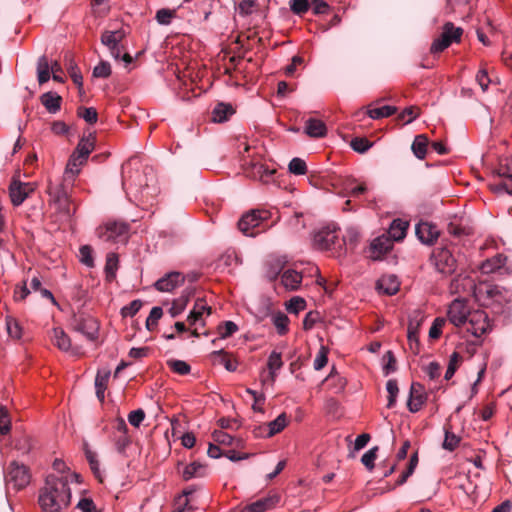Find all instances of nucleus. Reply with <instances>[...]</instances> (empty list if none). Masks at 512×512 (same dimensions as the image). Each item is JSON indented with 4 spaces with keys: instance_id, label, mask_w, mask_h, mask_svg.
Segmentation results:
<instances>
[{
    "instance_id": "obj_1",
    "label": "nucleus",
    "mask_w": 512,
    "mask_h": 512,
    "mask_svg": "<svg viewBox=\"0 0 512 512\" xmlns=\"http://www.w3.org/2000/svg\"><path fill=\"white\" fill-rule=\"evenodd\" d=\"M38 501L42 512H63L71 501L68 476L48 475Z\"/></svg>"
},
{
    "instance_id": "obj_2",
    "label": "nucleus",
    "mask_w": 512,
    "mask_h": 512,
    "mask_svg": "<svg viewBox=\"0 0 512 512\" xmlns=\"http://www.w3.org/2000/svg\"><path fill=\"white\" fill-rule=\"evenodd\" d=\"M474 294L483 306L491 308L495 314L504 313L512 301V293L498 285H481Z\"/></svg>"
},
{
    "instance_id": "obj_3",
    "label": "nucleus",
    "mask_w": 512,
    "mask_h": 512,
    "mask_svg": "<svg viewBox=\"0 0 512 512\" xmlns=\"http://www.w3.org/2000/svg\"><path fill=\"white\" fill-rule=\"evenodd\" d=\"M125 38V31L122 29L104 31L101 35V42L106 46L115 60H122L126 65L132 62V57L124 52L122 41Z\"/></svg>"
},
{
    "instance_id": "obj_4",
    "label": "nucleus",
    "mask_w": 512,
    "mask_h": 512,
    "mask_svg": "<svg viewBox=\"0 0 512 512\" xmlns=\"http://www.w3.org/2000/svg\"><path fill=\"white\" fill-rule=\"evenodd\" d=\"M430 263L435 270L443 276L453 274L457 268V261L451 251L445 247L435 248L430 256Z\"/></svg>"
},
{
    "instance_id": "obj_5",
    "label": "nucleus",
    "mask_w": 512,
    "mask_h": 512,
    "mask_svg": "<svg viewBox=\"0 0 512 512\" xmlns=\"http://www.w3.org/2000/svg\"><path fill=\"white\" fill-rule=\"evenodd\" d=\"M129 226L122 222H107L97 229L98 237L109 243H125L128 238Z\"/></svg>"
},
{
    "instance_id": "obj_6",
    "label": "nucleus",
    "mask_w": 512,
    "mask_h": 512,
    "mask_svg": "<svg viewBox=\"0 0 512 512\" xmlns=\"http://www.w3.org/2000/svg\"><path fill=\"white\" fill-rule=\"evenodd\" d=\"M5 479L8 489L12 486L13 489L18 491L30 483L31 476L27 466L13 461L8 467Z\"/></svg>"
},
{
    "instance_id": "obj_7",
    "label": "nucleus",
    "mask_w": 512,
    "mask_h": 512,
    "mask_svg": "<svg viewBox=\"0 0 512 512\" xmlns=\"http://www.w3.org/2000/svg\"><path fill=\"white\" fill-rule=\"evenodd\" d=\"M463 30L455 27L453 23L447 22L443 26L441 35L436 38L430 48L431 53H440L448 48L453 42H460Z\"/></svg>"
},
{
    "instance_id": "obj_8",
    "label": "nucleus",
    "mask_w": 512,
    "mask_h": 512,
    "mask_svg": "<svg viewBox=\"0 0 512 512\" xmlns=\"http://www.w3.org/2000/svg\"><path fill=\"white\" fill-rule=\"evenodd\" d=\"M270 213L266 210H252L244 214L238 221L239 230L246 236H254L257 232L253 230L260 227L269 219Z\"/></svg>"
},
{
    "instance_id": "obj_9",
    "label": "nucleus",
    "mask_w": 512,
    "mask_h": 512,
    "mask_svg": "<svg viewBox=\"0 0 512 512\" xmlns=\"http://www.w3.org/2000/svg\"><path fill=\"white\" fill-rule=\"evenodd\" d=\"M465 325L466 330L475 337H480L491 329L488 315L483 310L470 312Z\"/></svg>"
},
{
    "instance_id": "obj_10",
    "label": "nucleus",
    "mask_w": 512,
    "mask_h": 512,
    "mask_svg": "<svg viewBox=\"0 0 512 512\" xmlns=\"http://www.w3.org/2000/svg\"><path fill=\"white\" fill-rule=\"evenodd\" d=\"M36 184L13 179L9 186V196L14 206H20L34 192Z\"/></svg>"
},
{
    "instance_id": "obj_11",
    "label": "nucleus",
    "mask_w": 512,
    "mask_h": 512,
    "mask_svg": "<svg viewBox=\"0 0 512 512\" xmlns=\"http://www.w3.org/2000/svg\"><path fill=\"white\" fill-rule=\"evenodd\" d=\"M471 311L467 306V302L463 299H454L448 308V319L449 321L459 327L466 324L468 316Z\"/></svg>"
},
{
    "instance_id": "obj_12",
    "label": "nucleus",
    "mask_w": 512,
    "mask_h": 512,
    "mask_svg": "<svg viewBox=\"0 0 512 512\" xmlns=\"http://www.w3.org/2000/svg\"><path fill=\"white\" fill-rule=\"evenodd\" d=\"M338 234L335 229L322 228L314 234L313 244L319 250H329L336 243Z\"/></svg>"
},
{
    "instance_id": "obj_13",
    "label": "nucleus",
    "mask_w": 512,
    "mask_h": 512,
    "mask_svg": "<svg viewBox=\"0 0 512 512\" xmlns=\"http://www.w3.org/2000/svg\"><path fill=\"white\" fill-rule=\"evenodd\" d=\"M280 501V496L277 494H270L262 497L250 504L245 505L240 512H267L276 507Z\"/></svg>"
},
{
    "instance_id": "obj_14",
    "label": "nucleus",
    "mask_w": 512,
    "mask_h": 512,
    "mask_svg": "<svg viewBox=\"0 0 512 512\" xmlns=\"http://www.w3.org/2000/svg\"><path fill=\"white\" fill-rule=\"evenodd\" d=\"M185 277L180 272H170L157 280L154 284L155 288L161 292H171L176 287L183 284Z\"/></svg>"
},
{
    "instance_id": "obj_15",
    "label": "nucleus",
    "mask_w": 512,
    "mask_h": 512,
    "mask_svg": "<svg viewBox=\"0 0 512 512\" xmlns=\"http://www.w3.org/2000/svg\"><path fill=\"white\" fill-rule=\"evenodd\" d=\"M244 172L251 179L268 182L275 173V170L269 169L261 163L251 162L245 167Z\"/></svg>"
},
{
    "instance_id": "obj_16",
    "label": "nucleus",
    "mask_w": 512,
    "mask_h": 512,
    "mask_svg": "<svg viewBox=\"0 0 512 512\" xmlns=\"http://www.w3.org/2000/svg\"><path fill=\"white\" fill-rule=\"evenodd\" d=\"M415 233L421 243L426 245L433 244L439 236L437 227L429 222H421L417 224Z\"/></svg>"
},
{
    "instance_id": "obj_17",
    "label": "nucleus",
    "mask_w": 512,
    "mask_h": 512,
    "mask_svg": "<svg viewBox=\"0 0 512 512\" xmlns=\"http://www.w3.org/2000/svg\"><path fill=\"white\" fill-rule=\"evenodd\" d=\"M210 315L211 314V307L206 303L204 299H197L193 309L190 311L187 321L189 325H204L203 315Z\"/></svg>"
},
{
    "instance_id": "obj_18",
    "label": "nucleus",
    "mask_w": 512,
    "mask_h": 512,
    "mask_svg": "<svg viewBox=\"0 0 512 512\" xmlns=\"http://www.w3.org/2000/svg\"><path fill=\"white\" fill-rule=\"evenodd\" d=\"M75 329L90 341H94L98 337L99 325L97 320L92 317L79 319Z\"/></svg>"
},
{
    "instance_id": "obj_19",
    "label": "nucleus",
    "mask_w": 512,
    "mask_h": 512,
    "mask_svg": "<svg viewBox=\"0 0 512 512\" xmlns=\"http://www.w3.org/2000/svg\"><path fill=\"white\" fill-rule=\"evenodd\" d=\"M53 342L64 352H71V354L75 356L81 354L80 348L72 347L69 336L60 328L53 329Z\"/></svg>"
},
{
    "instance_id": "obj_20",
    "label": "nucleus",
    "mask_w": 512,
    "mask_h": 512,
    "mask_svg": "<svg viewBox=\"0 0 512 512\" xmlns=\"http://www.w3.org/2000/svg\"><path fill=\"white\" fill-rule=\"evenodd\" d=\"M425 402V396L422 392V386L418 383H412L407 407L410 412H418Z\"/></svg>"
},
{
    "instance_id": "obj_21",
    "label": "nucleus",
    "mask_w": 512,
    "mask_h": 512,
    "mask_svg": "<svg viewBox=\"0 0 512 512\" xmlns=\"http://www.w3.org/2000/svg\"><path fill=\"white\" fill-rule=\"evenodd\" d=\"M302 279V274L294 269H287L281 275V283L288 291L298 290Z\"/></svg>"
},
{
    "instance_id": "obj_22",
    "label": "nucleus",
    "mask_w": 512,
    "mask_h": 512,
    "mask_svg": "<svg viewBox=\"0 0 512 512\" xmlns=\"http://www.w3.org/2000/svg\"><path fill=\"white\" fill-rule=\"evenodd\" d=\"M47 194L49 201L69 198V190L67 185L63 181H52L48 180Z\"/></svg>"
},
{
    "instance_id": "obj_23",
    "label": "nucleus",
    "mask_w": 512,
    "mask_h": 512,
    "mask_svg": "<svg viewBox=\"0 0 512 512\" xmlns=\"http://www.w3.org/2000/svg\"><path fill=\"white\" fill-rule=\"evenodd\" d=\"M49 203L55 208L56 212L59 214L60 220L66 222L71 220L75 210L72 209L71 207L70 197L59 200H51L49 201Z\"/></svg>"
},
{
    "instance_id": "obj_24",
    "label": "nucleus",
    "mask_w": 512,
    "mask_h": 512,
    "mask_svg": "<svg viewBox=\"0 0 512 512\" xmlns=\"http://www.w3.org/2000/svg\"><path fill=\"white\" fill-rule=\"evenodd\" d=\"M49 203L55 208L56 212L59 214L60 220L66 222L71 220L75 210L72 209L71 207L70 197L59 200H51L49 201Z\"/></svg>"
},
{
    "instance_id": "obj_25",
    "label": "nucleus",
    "mask_w": 512,
    "mask_h": 512,
    "mask_svg": "<svg viewBox=\"0 0 512 512\" xmlns=\"http://www.w3.org/2000/svg\"><path fill=\"white\" fill-rule=\"evenodd\" d=\"M399 282L394 275H388L381 277L377 283L376 288L380 293L386 295H394L399 290Z\"/></svg>"
},
{
    "instance_id": "obj_26",
    "label": "nucleus",
    "mask_w": 512,
    "mask_h": 512,
    "mask_svg": "<svg viewBox=\"0 0 512 512\" xmlns=\"http://www.w3.org/2000/svg\"><path fill=\"white\" fill-rule=\"evenodd\" d=\"M41 104L50 114H56L61 109L62 98L56 92H46L40 97Z\"/></svg>"
},
{
    "instance_id": "obj_27",
    "label": "nucleus",
    "mask_w": 512,
    "mask_h": 512,
    "mask_svg": "<svg viewBox=\"0 0 512 512\" xmlns=\"http://www.w3.org/2000/svg\"><path fill=\"white\" fill-rule=\"evenodd\" d=\"M304 131L309 137L321 138L326 135L327 128L323 121L316 118H309L305 122Z\"/></svg>"
},
{
    "instance_id": "obj_28",
    "label": "nucleus",
    "mask_w": 512,
    "mask_h": 512,
    "mask_svg": "<svg viewBox=\"0 0 512 512\" xmlns=\"http://www.w3.org/2000/svg\"><path fill=\"white\" fill-rule=\"evenodd\" d=\"M193 294H194V289L186 288L182 292L181 296L173 301L172 306L169 309V313H170L171 317L175 318L185 310V308L190 300V297Z\"/></svg>"
},
{
    "instance_id": "obj_29",
    "label": "nucleus",
    "mask_w": 512,
    "mask_h": 512,
    "mask_svg": "<svg viewBox=\"0 0 512 512\" xmlns=\"http://www.w3.org/2000/svg\"><path fill=\"white\" fill-rule=\"evenodd\" d=\"M94 149V136L90 134L88 137H83L77 144L74 152L72 153L77 158L87 161L90 153Z\"/></svg>"
},
{
    "instance_id": "obj_30",
    "label": "nucleus",
    "mask_w": 512,
    "mask_h": 512,
    "mask_svg": "<svg viewBox=\"0 0 512 512\" xmlns=\"http://www.w3.org/2000/svg\"><path fill=\"white\" fill-rule=\"evenodd\" d=\"M235 113L231 104L220 102L212 110V120L216 123H223Z\"/></svg>"
},
{
    "instance_id": "obj_31",
    "label": "nucleus",
    "mask_w": 512,
    "mask_h": 512,
    "mask_svg": "<svg viewBox=\"0 0 512 512\" xmlns=\"http://www.w3.org/2000/svg\"><path fill=\"white\" fill-rule=\"evenodd\" d=\"M85 162L86 161L82 160V158H77L75 155L71 154L64 171V181H74L75 177L80 173L81 166Z\"/></svg>"
},
{
    "instance_id": "obj_32",
    "label": "nucleus",
    "mask_w": 512,
    "mask_h": 512,
    "mask_svg": "<svg viewBox=\"0 0 512 512\" xmlns=\"http://www.w3.org/2000/svg\"><path fill=\"white\" fill-rule=\"evenodd\" d=\"M285 261L280 257H270L265 263V275L269 280H274L281 273Z\"/></svg>"
},
{
    "instance_id": "obj_33",
    "label": "nucleus",
    "mask_w": 512,
    "mask_h": 512,
    "mask_svg": "<svg viewBox=\"0 0 512 512\" xmlns=\"http://www.w3.org/2000/svg\"><path fill=\"white\" fill-rule=\"evenodd\" d=\"M207 475V468L205 465L201 464L200 462H192L185 466L182 477L184 480L188 481L193 478H202Z\"/></svg>"
},
{
    "instance_id": "obj_34",
    "label": "nucleus",
    "mask_w": 512,
    "mask_h": 512,
    "mask_svg": "<svg viewBox=\"0 0 512 512\" xmlns=\"http://www.w3.org/2000/svg\"><path fill=\"white\" fill-rule=\"evenodd\" d=\"M392 240L386 236H379L375 238L370 245V248L376 258L387 253L392 248Z\"/></svg>"
},
{
    "instance_id": "obj_35",
    "label": "nucleus",
    "mask_w": 512,
    "mask_h": 512,
    "mask_svg": "<svg viewBox=\"0 0 512 512\" xmlns=\"http://www.w3.org/2000/svg\"><path fill=\"white\" fill-rule=\"evenodd\" d=\"M407 228L408 223L406 221H402L401 219H394L390 224L388 237L393 241H400L405 237Z\"/></svg>"
},
{
    "instance_id": "obj_36",
    "label": "nucleus",
    "mask_w": 512,
    "mask_h": 512,
    "mask_svg": "<svg viewBox=\"0 0 512 512\" xmlns=\"http://www.w3.org/2000/svg\"><path fill=\"white\" fill-rule=\"evenodd\" d=\"M211 356L214 363L223 365L227 371H236L238 363L228 353L219 350L212 352Z\"/></svg>"
},
{
    "instance_id": "obj_37",
    "label": "nucleus",
    "mask_w": 512,
    "mask_h": 512,
    "mask_svg": "<svg viewBox=\"0 0 512 512\" xmlns=\"http://www.w3.org/2000/svg\"><path fill=\"white\" fill-rule=\"evenodd\" d=\"M429 140L426 135H417L412 143L411 149L416 158L423 160L427 153Z\"/></svg>"
},
{
    "instance_id": "obj_38",
    "label": "nucleus",
    "mask_w": 512,
    "mask_h": 512,
    "mask_svg": "<svg viewBox=\"0 0 512 512\" xmlns=\"http://www.w3.org/2000/svg\"><path fill=\"white\" fill-rule=\"evenodd\" d=\"M447 231L450 235L456 237L468 235L470 233V229L462 223V218H459L457 216H454L448 223Z\"/></svg>"
},
{
    "instance_id": "obj_39",
    "label": "nucleus",
    "mask_w": 512,
    "mask_h": 512,
    "mask_svg": "<svg viewBox=\"0 0 512 512\" xmlns=\"http://www.w3.org/2000/svg\"><path fill=\"white\" fill-rule=\"evenodd\" d=\"M288 424L287 416L285 413H281L277 416L276 419L273 421H270L267 424L268 431L265 435V437L269 438L274 436L277 433H280Z\"/></svg>"
},
{
    "instance_id": "obj_40",
    "label": "nucleus",
    "mask_w": 512,
    "mask_h": 512,
    "mask_svg": "<svg viewBox=\"0 0 512 512\" xmlns=\"http://www.w3.org/2000/svg\"><path fill=\"white\" fill-rule=\"evenodd\" d=\"M282 366L283 361L281 353L272 351L268 357L267 368L273 381L275 380L277 372L282 368Z\"/></svg>"
},
{
    "instance_id": "obj_41",
    "label": "nucleus",
    "mask_w": 512,
    "mask_h": 512,
    "mask_svg": "<svg viewBox=\"0 0 512 512\" xmlns=\"http://www.w3.org/2000/svg\"><path fill=\"white\" fill-rule=\"evenodd\" d=\"M118 269V256L116 253H109L106 258L105 273L108 280H112L116 276Z\"/></svg>"
},
{
    "instance_id": "obj_42",
    "label": "nucleus",
    "mask_w": 512,
    "mask_h": 512,
    "mask_svg": "<svg viewBox=\"0 0 512 512\" xmlns=\"http://www.w3.org/2000/svg\"><path fill=\"white\" fill-rule=\"evenodd\" d=\"M273 324L278 334L285 335L288 332L289 318L283 312H278L272 317Z\"/></svg>"
},
{
    "instance_id": "obj_43",
    "label": "nucleus",
    "mask_w": 512,
    "mask_h": 512,
    "mask_svg": "<svg viewBox=\"0 0 512 512\" xmlns=\"http://www.w3.org/2000/svg\"><path fill=\"white\" fill-rule=\"evenodd\" d=\"M84 453L85 457L90 465L91 470L96 476H99L100 473V464L97 459L96 452L92 451L87 442L84 443Z\"/></svg>"
},
{
    "instance_id": "obj_44",
    "label": "nucleus",
    "mask_w": 512,
    "mask_h": 512,
    "mask_svg": "<svg viewBox=\"0 0 512 512\" xmlns=\"http://www.w3.org/2000/svg\"><path fill=\"white\" fill-rule=\"evenodd\" d=\"M396 112V108L390 105H384L377 108H372L368 111V115L372 119H380L384 117H389Z\"/></svg>"
},
{
    "instance_id": "obj_45",
    "label": "nucleus",
    "mask_w": 512,
    "mask_h": 512,
    "mask_svg": "<svg viewBox=\"0 0 512 512\" xmlns=\"http://www.w3.org/2000/svg\"><path fill=\"white\" fill-rule=\"evenodd\" d=\"M167 365L173 372L179 375H187L191 371L190 365L183 360L171 359L167 361Z\"/></svg>"
},
{
    "instance_id": "obj_46",
    "label": "nucleus",
    "mask_w": 512,
    "mask_h": 512,
    "mask_svg": "<svg viewBox=\"0 0 512 512\" xmlns=\"http://www.w3.org/2000/svg\"><path fill=\"white\" fill-rule=\"evenodd\" d=\"M386 390L389 394L387 407L392 408L396 403V398L399 392L397 381L395 379H389L386 383Z\"/></svg>"
},
{
    "instance_id": "obj_47",
    "label": "nucleus",
    "mask_w": 512,
    "mask_h": 512,
    "mask_svg": "<svg viewBox=\"0 0 512 512\" xmlns=\"http://www.w3.org/2000/svg\"><path fill=\"white\" fill-rule=\"evenodd\" d=\"M288 170L294 175H304L307 172L306 162L298 157H294L288 165Z\"/></svg>"
},
{
    "instance_id": "obj_48",
    "label": "nucleus",
    "mask_w": 512,
    "mask_h": 512,
    "mask_svg": "<svg viewBox=\"0 0 512 512\" xmlns=\"http://www.w3.org/2000/svg\"><path fill=\"white\" fill-rule=\"evenodd\" d=\"M79 260L88 268L94 267V259L92 256V249L88 245H83L79 249Z\"/></svg>"
},
{
    "instance_id": "obj_49",
    "label": "nucleus",
    "mask_w": 512,
    "mask_h": 512,
    "mask_svg": "<svg viewBox=\"0 0 512 512\" xmlns=\"http://www.w3.org/2000/svg\"><path fill=\"white\" fill-rule=\"evenodd\" d=\"M163 315V310L159 306H155L151 309L149 316L146 319V328L148 330H153L157 324L159 319Z\"/></svg>"
},
{
    "instance_id": "obj_50",
    "label": "nucleus",
    "mask_w": 512,
    "mask_h": 512,
    "mask_svg": "<svg viewBox=\"0 0 512 512\" xmlns=\"http://www.w3.org/2000/svg\"><path fill=\"white\" fill-rule=\"evenodd\" d=\"M6 329L10 337L19 339L22 335V329L19 323L12 317L6 318Z\"/></svg>"
},
{
    "instance_id": "obj_51",
    "label": "nucleus",
    "mask_w": 512,
    "mask_h": 512,
    "mask_svg": "<svg viewBox=\"0 0 512 512\" xmlns=\"http://www.w3.org/2000/svg\"><path fill=\"white\" fill-rule=\"evenodd\" d=\"M78 116L83 118L87 123L94 124L97 122L98 114L93 107H81L78 109Z\"/></svg>"
},
{
    "instance_id": "obj_52",
    "label": "nucleus",
    "mask_w": 512,
    "mask_h": 512,
    "mask_svg": "<svg viewBox=\"0 0 512 512\" xmlns=\"http://www.w3.org/2000/svg\"><path fill=\"white\" fill-rule=\"evenodd\" d=\"M290 10L296 15L305 14L310 7L309 0H290Z\"/></svg>"
},
{
    "instance_id": "obj_53",
    "label": "nucleus",
    "mask_w": 512,
    "mask_h": 512,
    "mask_svg": "<svg viewBox=\"0 0 512 512\" xmlns=\"http://www.w3.org/2000/svg\"><path fill=\"white\" fill-rule=\"evenodd\" d=\"M377 451L378 447L375 446L362 455L361 462L370 471L374 468V462L377 457Z\"/></svg>"
},
{
    "instance_id": "obj_54",
    "label": "nucleus",
    "mask_w": 512,
    "mask_h": 512,
    "mask_svg": "<svg viewBox=\"0 0 512 512\" xmlns=\"http://www.w3.org/2000/svg\"><path fill=\"white\" fill-rule=\"evenodd\" d=\"M111 75V66L107 61H101L93 69V76L96 78H108Z\"/></svg>"
},
{
    "instance_id": "obj_55",
    "label": "nucleus",
    "mask_w": 512,
    "mask_h": 512,
    "mask_svg": "<svg viewBox=\"0 0 512 512\" xmlns=\"http://www.w3.org/2000/svg\"><path fill=\"white\" fill-rule=\"evenodd\" d=\"M350 146L354 151L358 153H365L370 149L372 144L366 138L356 137L351 140Z\"/></svg>"
},
{
    "instance_id": "obj_56",
    "label": "nucleus",
    "mask_w": 512,
    "mask_h": 512,
    "mask_svg": "<svg viewBox=\"0 0 512 512\" xmlns=\"http://www.w3.org/2000/svg\"><path fill=\"white\" fill-rule=\"evenodd\" d=\"M110 374L109 369H99L95 377V388L106 389Z\"/></svg>"
},
{
    "instance_id": "obj_57",
    "label": "nucleus",
    "mask_w": 512,
    "mask_h": 512,
    "mask_svg": "<svg viewBox=\"0 0 512 512\" xmlns=\"http://www.w3.org/2000/svg\"><path fill=\"white\" fill-rule=\"evenodd\" d=\"M238 331V326L233 321H225L219 326L218 332L221 338H228Z\"/></svg>"
},
{
    "instance_id": "obj_58",
    "label": "nucleus",
    "mask_w": 512,
    "mask_h": 512,
    "mask_svg": "<svg viewBox=\"0 0 512 512\" xmlns=\"http://www.w3.org/2000/svg\"><path fill=\"white\" fill-rule=\"evenodd\" d=\"M446 324V319L442 317H437L434 319L432 326L429 330V337L431 339H437L440 337L442 333V328Z\"/></svg>"
},
{
    "instance_id": "obj_59",
    "label": "nucleus",
    "mask_w": 512,
    "mask_h": 512,
    "mask_svg": "<svg viewBox=\"0 0 512 512\" xmlns=\"http://www.w3.org/2000/svg\"><path fill=\"white\" fill-rule=\"evenodd\" d=\"M327 354L328 350L326 349V347L321 346L313 363V367L316 371H319L326 366L328 362Z\"/></svg>"
},
{
    "instance_id": "obj_60",
    "label": "nucleus",
    "mask_w": 512,
    "mask_h": 512,
    "mask_svg": "<svg viewBox=\"0 0 512 512\" xmlns=\"http://www.w3.org/2000/svg\"><path fill=\"white\" fill-rule=\"evenodd\" d=\"M419 326H420V321H414L413 319H410L409 321V325H408V340H409V343L410 345L412 346L414 343L416 345L419 344V341H418V329H419Z\"/></svg>"
},
{
    "instance_id": "obj_61",
    "label": "nucleus",
    "mask_w": 512,
    "mask_h": 512,
    "mask_svg": "<svg viewBox=\"0 0 512 512\" xmlns=\"http://www.w3.org/2000/svg\"><path fill=\"white\" fill-rule=\"evenodd\" d=\"M11 429V422L7 410L0 406V435H6Z\"/></svg>"
},
{
    "instance_id": "obj_62",
    "label": "nucleus",
    "mask_w": 512,
    "mask_h": 512,
    "mask_svg": "<svg viewBox=\"0 0 512 512\" xmlns=\"http://www.w3.org/2000/svg\"><path fill=\"white\" fill-rule=\"evenodd\" d=\"M142 307L141 300H133L121 309L123 317H133Z\"/></svg>"
},
{
    "instance_id": "obj_63",
    "label": "nucleus",
    "mask_w": 512,
    "mask_h": 512,
    "mask_svg": "<svg viewBox=\"0 0 512 512\" xmlns=\"http://www.w3.org/2000/svg\"><path fill=\"white\" fill-rule=\"evenodd\" d=\"M306 306V302L301 297H293L290 299L289 303L287 304V310L289 313L297 314L301 310H303Z\"/></svg>"
},
{
    "instance_id": "obj_64",
    "label": "nucleus",
    "mask_w": 512,
    "mask_h": 512,
    "mask_svg": "<svg viewBox=\"0 0 512 512\" xmlns=\"http://www.w3.org/2000/svg\"><path fill=\"white\" fill-rule=\"evenodd\" d=\"M77 508L81 511V512H99V510L97 509L95 503L93 502L92 499L90 498H82L78 504H77Z\"/></svg>"
}]
</instances>
